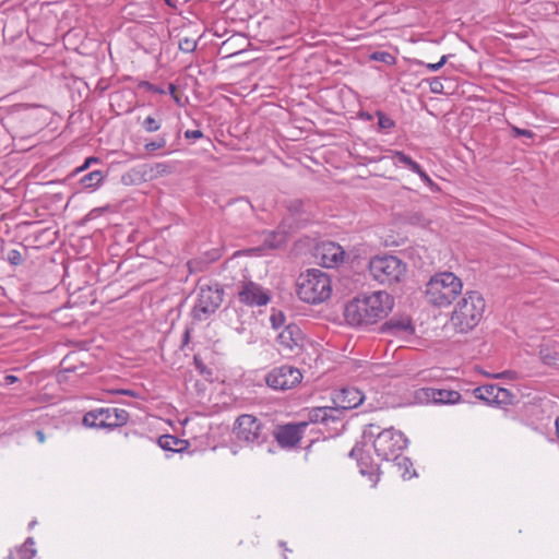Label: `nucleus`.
I'll return each instance as SVG.
<instances>
[{"instance_id":"obj_1","label":"nucleus","mask_w":559,"mask_h":559,"mask_svg":"<svg viewBox=\"0 0 559 559\" xmlns=\"http://www.w3.org/2000/svg\"><path fill=\"white\" fill-rule=\"evenodd\" d=\"M394 300L386 292L360 295L345 306L344 317L354 326L370 325L388 316Z\"/></svg>"},{"instance_id":"obj_2","label":"nucleus","mask_w":559,"mask_h":559,"mask_svg":"<svg viewBox=\"0 0 559 559\" xmlns=\"http://www.w3.org/2000/svg\"><path fill=\"white\" fill-rule=\"evenodd\" d=\"M365 442H371L376 454L383 461L397 459L407 447L408 439L393 427L381 429L374 424L368 425L362 432Z\"/></svg>"},{"instance_id":"obj_3","label":"nucleus","mask_w":559,"mask_h":559,"mask_svg":"<svg viewBox=\"0 0 559 559\" xmlns=\"http://www.w3.org/2000/svg\"><path fill=\"white\" fill-rule=\"evenodd\" d=\"M485 309L483 295L476 290H467L454 307L451 324L456 332L467 333L478 325Z\"/></svg>"},{"instance_id":"obj_4","label":"nucleus","mask_w":559,"mask_h":559,"mask_svg":"<svg viewBox=\"0 0 559 559\" xmlns=\"http://www.w3.org/2000/svg\"><path fill=\"white\" fill-rule=\"evenodd\" d=\"M463 290V282L453 272H439L426 284L427 301L435 307H449Z\"/></svg>"},{"instance_id":"obj_5","label":"nucleus","mask_w":559,"mask_h":559,"mask_svg":"<svg viewBox=\"0 0 559 559\" xmlns=\"http://www.w3.org/2000/svg\"><path fill=\"white\" fill-rule=\"evenodd\" d=\"M331 280L321 270H308L298 278L297 295L307 304H321L331 296Z\"/></svg>"},{"instance_id":"obj_6","label":"nucleus","mask_w":559,"mask_h":559,"mask_svg":"<svg viewBox=\"0 0 559 559\" xmlns=\"http://www.w3.org/2000/svg\"><path fill=\"white\" fill-rule=\"evenodd\" d=\"M368 270L372 280L381 285L392 286L406 277L407 264L395 255L383 254L371 258Z\"/></svg>"},{"instance_id":"obj_7","label":"nucleus","mask_w":559,"mask_h":559,"mask_svg":"<svg viewBox=\"0 0 559 559\" xmlns=\"http://www.w3.org/2000/svg\"><path fill=\"white\" fill-rule=\"evenodd\" d=\"M233 432L240 443L250 447L263 444L270 436L266 423L251 414L238 416Z\"/></svg>"},{"instance_id":"obj_8","label":"nucleus","mask_w":559,"mask_h":559,"mask_svg":"<svg viewBox=\"0 0 559 559\" xmlns=\"http://www.w3.org/2000/svg\"><path fill=\"white\" fill-rule=\"evenodd\" d=\"M130 418L123 408L98 407L85 413L82 424L86 428L114 430L124 426Z\"/></svg>"},{"instance_id":"obj_9","label":"nucleus","mask_w":559,"mask_h":559,"mask_svg":"<svg viewBox=\"0 0 559 559\" xmlns=\"http://www.w3.org/2000/svg\"><path fill=\"white\" fill-rule=\"evenodd\" d=\"M224 289L218 283L201 285L197 302L192 309L194 320L204 321L213 314L222 305Z\"/></svg>"},{"instance_id":"obj_10","label":"nucleus","mask_w":559,"mask_h":559,"mask_svg":"<svg viewBox=\"0 0 559 559\" xmlns=\"http://www.w3.org/2000/svg\"><path fill=\"white\" fill-rule=\"evenodd\" d=\"M287 213L282 219V228L295 231L304 227L312 218L310 201L300 199L288 200L285 203Z\"/></svg>"},{"instance_id":"obj_11","label":"nucleus","mask_w":559,"mask_h":559,"mask_svg":"<svg viewBox=\"0 0 559 559\" xmlns=\"http://www.w3.org/2000/svg\"><path fill=\"white\" fill-rule=\"evenodd\" d=\"M302 374L299 369L283 365L272 369L265 377L266 384L273 390L286 391L300 383Z\"/></svg>"},{"instance_id":"obj_12","label":"nucleus","mask_w":559,"mask_h":559,"mask_svg":"<svg viewBox=\"0 0 559 559\" xmlns=\"http://www.w3.org/2000/svg\"><path fill=\"white\" fill-rule=\"evenodd\" d=\"M238 299L249 307H261L270 302L271 296L267 290L252 281L243 282L238 292Z\"/></svg>"},{"instance_id":"obj_13","label":"nucleus","mask_w":559,"mask_h":559,"mask_svg":"<svg viewBox=\"0 0 559 559\" xmlns=\"http://www.w3.org/2000/svg\"><path fill=\"white\" fill-rule=\"evenodd\" d=\"M415 399L421 404H455L461 400V394L453 390L421 388L416 390Z\"/></svg>"},{"instance_id":"obj_14","label":"nucleus","mask_w":559,"mask_h":559,"mask_svg":"<svg viewBox=\"0 0 559 559\" xmlns=\"http://www.w3.org/2000/svg\"><path fill=\"white\" fill-rule=\"evenodd\" d=\"M307 427V421L280 426L275 432V439L282 448L296 447L300 442Z\"/></svg>"},{"instance_id":"obj_15","label":"nucleus","mask_w":559,"mask_h":559,"mask_svg":"<svg viewBox=\"0 0 559 559\" xmlns=\"http://www.w3.org/2000/svg\"><path fill=\"white\" fill-rule=\"evenodd\" d=\"M302 342L304 333L295 323L287 324L277 335V343L281 350L284 352L294 353L296 349H300Z\"/></svg>"},{"instance_id":"obj_16","label":"nucleus","mask_w":559,"mask_h":559,"mask_svg":"<svg viewBox=\"0 0 559 559\" xmlns=\"http://www.w3.org/2000/svg\"><path fill=\"white\" fill-rule=\"evenodd\" d=\"M317 254L320 258L321 264L324 267H335L344 260L345 251L336 242L328 241L322 242L317 248Z\"/></svg>"},{"instance_id":"obj_17","label":"nucleus","mask_w":559,"mask_h":559,"mask_svg":"<svg viewBox=\"0 0 559 559\" xmlns=\"http://www.w3.org/2000/svg\"><path fill=\"white\" fill-rule=\"evenodd\" d=\"M364 394L356 388L342 389L333 399L335 407L340 409L341 418L345 411L353 409L364 402Z\"/></svg>"},{"instance_id":"obj_18","label":"nucleus","mask_w":559,"mask_h":559,"mask_svg":"<svg viewBox=\"0 0 559 559\" xmlns=\"http://www.w3.org/2000/svg\"><path fill=\"white\" fill-rule=\"evenodd\" d=\"M349 456L357 457L360 473L364 476H368L372 481V486H376L380 478V467L373 463L368 455L362 454L361 448L358 445L354 447L349 452Z\"/></svg>"},{"instance_id":"obj_19","label":"nucleus","mask_w":559,"mask_h":559,"mask_svg":"<svg viewBox=\"0 0 559 559\" xmlns=\"http://www.w3.org/2000/svg\"><path fill=\"white\" fill-rule=\"evenodd\" d=\"M341 420V413L335 406H323V407H313L308 411V420L309 423H322L328 424L329 421H338Z\"/></svg>"},{"instance_id":"obj_20","label":"nucleus","mask_w":559,"mask_h":559,"mask_svg":"<svg viewBox=\"0 0 559 559\" xmlns=\"http://www.w3.org/2000/svg\"><path fill=\"white\" fill-rule=\"evenodd\" d=\"M382 329L393 335H411L415 332L412 319L408 316L392 317L383 324Z\"/></svg>"},{"instance_id":"obj_21","label":"nucleus","mask_w":559,"mask_h":559,"mask_svg":"<svg viewBox=\"0 0 559 559\" xmlns=\"http://www.w3.org/2000/svg\"><path fill=\"white\" fill-rule=\"evenodd\" d=\"M293 233L288 228H282V223L275 230L263 233L262 246L264 249H278L286 245L288 235Z\"/></svg>"},{"instance_id":"obj_22","label":"nucleus","mask_w":559,"mask_h":559,"mask_svg":"<svg viewBox=\"0 0 559 559\" xmlns=\"http://www.w3.org/2000/svg\"><path fill=\"white\" fill-rule=\"evenodd\" d=\"M180 140V131L178 130L175 134V140L169 143L168 141V133L164 131L160 135H158L156 139L146 142L144 145V148L148 153H153L156 151H160L164 148H167V153H171L177 151V145Z\"/></svg>"},{"instance_id":"obj_23","label":"nucleus","mask_w":559,"mask_h":559,"mask_svg":"<svg viewBox=\"0 0 559 559\" xmlns=\"http://www.w3.org/2000/svg\"><path fill=\"white\" fill-rule=\"evenodd\" d=\"M36 105L31 104H16L10 107L7 117L4 118L8 126H13L19 120H23L29 117V111L37 108Z\"/></svg>"},{"instance_id":"obj_24","label":"nucleus","mask_w":559,"mask_h":559,"mask_svg":"<svg viewBox=\"0 0 559 559\" xmlns=\"http://www.w3.org/2000/svg\"><path fill=\"white\" fill-rule=\"evenodd\" d=\"M158 445L165 451L181 452L186 449L187 441L171 435L160 436L157 440Z\"/></svg>"},{"instance_id":"obj_25","label":"nucleus","mask_w":559,"mask_h":559,"mask_svg":"<svg viewBox=\"0 0 559 559\" xmlns=\"http://www.w3.org/2000/svg\"><path fill=\"white\" fill-rule=\"evenodd\" d=\"M475 396L479 400L493 404L497 402L496 397L499 393V386L497 384H485L475 389Z\"/></svg>"},{"instance_id":"obj_26","label":"nucleus","mask_w":559,"mask_h":559,"mask_svg":"<svg viewBox=\"0 0 559 559\" xmlns=\"http://www.w3.org/2000/svg\"><path fill=\"white\" fill-rule=\"evenodd\" d=\"M104 178H105V176H104L103 171L94 170V171H91V173L84 175L83 177H81L80 183L82 185V187L84 189L94 190L102 185Z\"/></svg>"},{"instance_id":"obj_27","label":"nucleus","mask_w":559,"mask_h":559,"mask_svg":"<svg viewBox=\"0 0 559 559\" xmlns=\"http://www.w3.org/2000/svg\"><path fill=\"white\" fill-rule=\"evenodd\" d=\"M141 127L145 132L153 133L162 128V116L159 112L146 116L141 121Z\"/></svg>"},{"instance_id":"obj_28","label":"nucleus","mask_w":559,"mask_h":559,"mask_svg":"<svg viewBox=\"0 0 559 559\" xmlns=\"http://www.w3.org/2000/svg\"><path fill=\"white\" fill-rule=\"evenodd\" d=\"M393 461L395 462L394 466L397 467L404 478L409 479L415 475V471L411 472L413 463L408 457L399 454L397 459H393Z\"/></svg>"},{"instance_id":"obj_29","label":"nucleus","mask_w":559,"mask_h":559,"mask_svg":"<svg viewBox=\"0 0 559 559\" xmlns=\"http://www.w3.org/2000/svg\"><path fill=\"white\" fill-rule=\"evenodd\" d=\"M35 542L33 537H27L24 544L17 549L19 559H33L36 555Z\"/></svg>"},{"instance_id":"obj_30","label":"nucleus","mask_w":559,"mask_h":559,"mask_svg":"<svg viewBox=\"0 0 559 559\" xmlns=\"http://www.w3.org/2000/svg\"><path fill=\"white\" fill-rule=\"evenodd\" d=\"M25 253H26V248L23 247L22 250H19V249H11L7 252V261L12 265V266H19V265H22L25 261Z\"/></svg>"},{"instance_id":"obj_31","label":"nucleus","mask_w":559,"mask_h":559,"mask_svg":"<svg viewBox=\"0 0 559 559\" xmlns=\"http://www.w3.org/2000/svg\"><path fill=\"white\" fill-rule=\"evenodd\" d=\"M370 59L371 60H374V61H378V62H382V63H385L388 66H393L396 63V58L388 52V51H374L370 55Z\"/></svg>"},{"instance_id":"obj_32","label":"nucleus","mask_w":559,"mask_h":559,"mask_svg":"<svg viewBox=\"0 0 559 559\" xmlns=\"http://www.w3.org/2000/svg\"><path fill=\"white\" fill-rule=\"evenodd\" d=\"M539 357L545 365L552 366L559 360V356L556 352L548 347H542L539 350Z\"/></svg>"},{"instance_id":"obj_33","label":"nucleus","mask_w":559,"mask_h":559,"mask_svg":"<svg viewBox=\"0 0 559 559\" xmlns=\"http://www.w3.org/2000/svg\"><path fill=\"white\" fill-rule=\"evenodd\" d=\"M378 126L381 130H391L395 127L394 120L382 111H377Z\"/></svg>"},{"instance_id":"obj_34","label":"nucleus","mask_w":559,"mask_h":559,"mask_svg":"<svg viewBox=\"0 0 559 559\" xmlns=\"http://www.w3.org/2000/svg\"><path fill=\"white\" fill-rule=\"evenodd\" d=\"M392 158L395 160L394 165L403 164V165H405L407 167L413 162V158L409 155H407L404 152H402V151H392Z\"/></svg>"},{"instance_id":"obj_35","label":"nucleus","mask_w":559,"mask_h":559,"mask_svg":"<svg viewBox=\"0 0 559 559\" xmlns=\"http://www.w3.org/2000/svg\"><path fill=\"white\" fill-rule=\"evenodd\" d=\"M197 48V40L189 37L179 39V49L183 52H192Z\"/></svg>"},{"instance_id":"obj_36","label":"nucleus","mask_w":559,"mask_h":559,"mask_svg":"<svg viewBox=\"0 0 559 559\" xmlns=\"http://www.w3.org/2000/svg\"><path fill=\"white\" fill-rule=\"evenodd\" d=\"M270 322L273 329L277 330L285 324V316L282 311L273 312L270 317Z\"/></svg>"},{"instance_id":"obj_37","label":"nucleus","mask_w":559,"mask_h":559,"mask_svg":"<svg viewBox=\"0 0 559 559\" xmlns=\"http://www.w3.org/2000/svg\"><path fill=\"white\" fill-rule=\"evenodd\" d=\"M511 397L512 394L509 390L499 386V393L498 396L496 397L497 402H493V404H508L511 402Z\"/></svg>"},{"instance_id":"obj_38","label":"nucleus","mask_w":559,"mask_h":559,"mask_svg":"<svg viewBox=\"0 0 559 559\" xmlns=\"http://www.w3.org/2000/svg\"><path fill=\"white\" fill-rule=\"evenodd\" d=\"M193 364H194L195 369L201 374H207V376L212 374L211 370L206 367V365L203 362V360L200 357L194 356Z\"/></svg>"},{"instance_id":"obj_39","label":"nucleus","mask_w":559,"mask_h":559,"mask_svg":"<svg viewBox=\"0 0 559 559\" xmlns=\"http://www.w3.org/2000/svg\"><path fill=\"white\" fill-rule=\"evenodd\" d=\"M496 379L518 380L519 373L514 370H504L493 376Z\"/></svg>"},{"instance_id":"obj_40","label":"nucleus","mask_w":559,"mask_h":559,"mask_svg":"<svg viewBox=\"0 0 559 559\" xmlns=\"http://www.w3.org/2000/svg\"><path fill=\"white\" fill-rule=\"evenodd\" d=\"M430 91L435 94L442 93L443 84L439 78H432L429 80Z\"/></svg>"},{"instance_id":"obj_41","label":"nucleus","mask_w":559,"mask_h":559,"mask_svg":"<svg viewBox=\"0 0 559 559\" xmlns=\"http://www.w3.org/2000/svg\"><path fill=\"white\" fill-rule=\"evenodd\" d=\"M153 170L158 175H167L171 173V166L165 162L155 164Z\"/></svg>"},{"instance_id":"obj_42","label":"nucleus","mask_w":559,"mask_h":559,"mask_svg":"<svg viewBox=\"0 0 559 559\" xmlns=\"http://www.w3.org/2000/svg\"><path fill=\"white\" fill-rule=\"evenodd\" d=\"M144 86L148 92H152L155 94H167L165 86H158V85L152 84L150 82H145Z\"/></svg>"},{"instance_id":"obj_43","label":"nucleus","mask_w":559,"mask_h":559,"mask_svg":"<svg viewBox=\"0 0 559 559\" xmlns=\"http://www.w3.org/2000/svg\"><path fill=\"white\" fill-rule=\"evenodd\" d=\"M512 133L514 136H525V138H533L534 133L531 130L527 129H521L518 127H512Z\"/></svg>"},{"instance_id":"obj_44","label":"nucleus","mask_w":559,"mask_h":559,"mask_svg":"<svg viewBox=\"0 0 559 559\" xmlns=\"http://www.w3.org/2000/svg\"><path fill=\"white\" fill-rule=\"evenodd\" d=\"M203 136L204 134L201 130H187L185 132V138L188 140H199Z\"/></svg>"},{"instance_id":"obj_45","label":"nucleus","mask_w":559,"mask_h":559,"mask_svg":"<svg viewBox=\"0 0 559 559\" xmlns=\"http://www.w3.org/2000/svg\"><path fill=\"white\" fill-rule=\"evenodd\" d=\"M98 162H99V159L97 157H94V156L87 157L85 159L84 164L75 169V173L78 174V173L84 171L85 169H87L90 167V165L92 163H98Z\"/></svg>"},{"instance_id":"obj_46","label":"nucleus","mask_w":559,"mask_h":559,"mask_svg":"<svg viewBox=\"0 0 559 559\" xmlns=\"http://www.w3.org/2000/svg\"><path fill=\"white\" fill-rule=\"evenodd\" d=\"M165 88H166L167 93H169V94L174 97V99H175L177 103H179V98H178V96H177V94H176V93H177V87H176V85H175V84H173V83H168V84L165 86Z\"/></svg>"},{"instance_id":"obj_47","label":"nucleus","mask_w":559,"mask_h":559,"mask_svg":"<svg viewBox=\"0 0 559 559\" xmlns=\"http://www.w3.org/2000/svg\"><path fill=\"white\" fill-rule=\"evenodd\" d=\"M418 176L427 186L431 188L436 187L435 182L431 180V178L425 170H423V173H420Z\"/></svg>"},{"instance_id":"obj_48","label":"nucleus","mask_w":559,"mask_h":559,"mask_svg":"<svg viewBox=\"0 0 559 559\" xmlns=\"http://www.w3.org/2000/svg\"><path fill=\"white\" fill-rule=\"evenodd\" d=\"M417 63L420 64V66H424L430 72H436V71L441 69L440 66H438L437 62L436 63H425L423 61H418Z\"/></svg>"},{"instance_id":"obj_49","label":"nucleus","mask_w":559,"mask_h":559,"mask_svg":"<svg viewBox=\"0 0 559 559\" xmlns=\"http://www.w3.org/2000/svg\"><path fill=\"white\" fill-rule=\"evenodd\" d=\"M408 168H409L413 173H415V174H417V175H419V174H420V173H423V170H424V169L421 168V166H420L417 162H415L414 159H413V162L411 163V165L408 166Z\"/></svg>"},{"instance_id":"obj_50","label":"nucleus","mask_w":559,"mask_h":559,"mask_svg":"<svg viewBox=\"0 0 559 559\" xmlns=\"http://www.w3.org/2000/svg\"><path fill=\"white\" fill-rule=\"evenodd\" d=\"M16 381H17V378H16L15 376H13V374H7V376L4 377V383H5L7 385L13 384V383H15Z\"/></svg>"},{"instance_id":"obj_51","label":"nucleus","mask_w":559,"mask_h":559,"mask_svg":"<svg viewBox=\"0 0 559 559\" xmlns=\"http://www.w3.org/2000/svg\"><path fill=\"white\" fill-rule=\"evenodd\" d=\"M453 55H443L440 60L437 62L438 66H440V68H442L449 60L450 57H452Z\"/></svg>"},{"instance_id":"obj_52","label":"nucleus","mask_w":559,"mask_h":559,"mask_svg":"<svg viewBox=\"0 0 559 559\" xmlns=\"http://www.w3.org/2000/svg\"><path fill=\"white\" fill-rule=\"evenodd\" d=\"M116 393L123 394V395H129V396H135L136 395L132 390H126V389L118 390V391H116Z\"/></svg>"},{"instance_id":"obj_53","label":"nucleus","mask_w":559,"mask_h":559,"mask_svg":"<svg viewBox=\"0 0 559 559\" xmlns=\"http://www.w3.org/2000/svg\"><path fill=\"white\" fill-rule=\"evenodd\" d=\"M36 437H37V440L39 443H44L45 442V433L43 432V430H37L36 431Z\"/></svg>"},{"instance_id":"obj_54","label":"nucleus","mask_w":559,"mask_h":559,"mask_svg":"<svg viewBox=\"0 0 559 559\" xmlns=\"http://www.w3.org/2000/svg\"><path fill=\"white\" fill-rule=\"evenodd\" d=\"M102 212H103V209H100V207H96V209H94V210H92V211H91L90 215L92 216V215H94V214H98V213H102Z\"/></svg>"},{"instance_id":"obj_55","label":"nucleus","mask_w":559,"mask_h":559,"mask_svg":"<svg viewBox=\"0 0 559 559\" xmlns=\"http://www.w3.org/2000/svg\"><path fill=\"white\" fill-rule=\"evenodd\" d=\"M165 1H166V3H167L168 5H170V7H175V3H173L170 0H165Z\"/></svg>"},{"instance_id":"obj_56","label":"nucleus","mask_w":559,"mask_h":559,"mask_svg":"<svg viewBox=\"0 0 559 559\" xmlns=\"http://www.w3.org/2000/svg\"><path fill=\"white\" fill-rule=\"evenodd\" d=\"M34 525H35V522H34V521L29 523V527H32V526H34Z\"/></svg>"}]
</instances>
